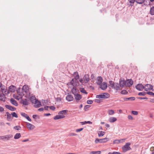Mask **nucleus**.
<instances>
[{"label": "nucleus", "instance_id": "nucleus-1", "mask_svg": "<svg viewBox=\"0 0 154 154\" xmlns=\"http://www.w3.org/2000/svg\"><path fill=\"white\" fill-rule=\"evenodd\" d=\"M31 101L32 103H34V106L35 108H38L41 106L40 101L37 100L34 97H32L31 98Z\"/></svg>", "mask_w": 154, "mask_h": 154}, {"label": "nucleus", "instance_id": "nucleus-2", "mask_svg": "<svg viewBox=\"0 0 154 154\" xmlns=\"http://www.w3.org/2000/svg\"><path fill=\"white\" fill-rule=\"evenodd\" d=\"M110 97L109 94L107 93H104L101 94L97 95L96 97L97 98H104L106 99L109 98Z\"/></svg>", "mask_w": 154, "mask_h": 154}, {"label": "nucleus", "instance_id": "nucleus-3", "mask_svg": "<svg viewBox=\"0 0 154 154\" xmlns=\"http://www.w3.org/2000/svg\"><path fill=\"white\" fill-rule=\"evenodd\" d=\"M108 138H105L103 139L96 138L95 140V142L96 143H105L108 141Z\"/></svg>", "mask_w": 154, "mask_h": 154}, {"label": "nucleus", "instance_id": "nucleus-4", "mask_svg": "<svg viewBox=\"0 0 154 154\" xmlns=\"http://www.w3.org/2000/svg\"><path fill=\"white\" fill-rule=\"evenodd\" d=\"M131 145L130 143H127L126 144L122 147V149L124 152H125L131 149V147L129 146Z\"/></svg>", "mask_w": 154, "mask_h": 154}, {"label": "nucleus", "instance_id": "nucleus-5", "mask_svg": "<svg viewBox=\"0 0 154 154\" xmlns=\"http://www.w3.org/2000/svg\"><path fill=\"white\" fill-rule=\"evenodd\" d=\"M70 84H71L73 87H76L79 85V82L78 79H72L71 81Z\"/></svg>", "mask_w": 154, "mask_h": 154}, {"label": "nucleus", "instance_id": "nucleus-6", "mask_svg": "<svg viewBox=\"0 0 154 154\" xmlns=\"http://www.w3.org/2000/svg\"><path fill=\"white\" fill-rule=\"evenodd\" d=\"M16 88V86L13 85H11L9 87L8 91H7V93L5 94H8L9 93V92H14L15 91Z\"/></svg>", "mask_w": 154, "mask_h": 154}, {"label": "nucleus", "instance_id": "nucleus-7", "mask_svg": "<svg viewBox=\"0 0 154 154\" xmlns=\"http://www.w3.org/2000/svg\"><path fill=\"white\" fill-rule=\"evenodd\" d=\"M12 137V135L11 134L6 135L4 136H0V139L3 140H5V139L7 140H9L10 138Z\"/></svg>", "mask_w": 154, "mask_h": 154}, {"label": "nucleus", "instance_id": "nucleus-8", "mask_svg": "<svg viewBox=\"0 0 154 154\" xmlns=\"http://www.w3.org/2000/svg\"><path fill=\"white\" fill-rule=\"evenodd\" d=\"M153 86L149 84H147L144 86V89L146 91H148V90H151L153 89Z\"/></svg>", "mask_w": 154, "mask_h": 154}, {"label": "nucleus", "instance_id": "nucleus-9", "mask_svg": "<svg viewBox=\"0 0 154 154\" xmlns=\"http://www.w3.org/2000/svg\"><path fill=\"white\" fill-rule=\"evenodd\" d=\"M137 90L141 91L144 89V86L142 84H138L135 87Z\"/></svg>", "mask_w": 154, "mask_h": 154}, {"label": "nucleus", "instance_id": "nucleus-10", "mask_svg": "<svg viewBox=\"0 0 154 154\" xmlns=\"http://www.w3.org/2000/svg\"><path fill=\"white\" fill-rule=\"evenodd\" d=\"M133 81L131 79H128L126 81L125 86L130 87L133 85Z\"/></svg>", "mask_w": 154, "mask_h": 154}, {"label": "nucleus", "instance_id": "nucleus-11", "mask_svg": "<svg viewBox=\"0 0 154 154\" xmlns=\"http://www.w3.org/2000/svg\"><path fill=\"white\" fill-rule=\"evenodd\" d=\"M20 103L24 105H28L29 104V103L26 99H22L20 101Z\"/></svg>", "mask_w": 154, "mask_h": 154}, {"label": "nucleus", "instance_id": "nucleus-12", "mask_svg": "<svg viewBox=\"0 0 154 154\" xmlns=\"http://www.w3.org/2000/svg\"><path fill=\"white\" fill-rule=\"evenodd\" d=\"M75 99L76 100L77 102L79 101L82 98V96L81 95L78 94H75L74 95Z\"/></svg>", "mask_w": 154, "mask_h": 154}, {"label": "nucleus", "instance_id": "nucleus-13", "mask_svg": "<svg viewBox=\"0 0 154 154\" xmlns=\"http://www.w3.org/2000/svg\"><path fill=\"white\" fill-rule=\"evenodd\" d=\"M26 126L27 128L30 130H33L35 128V126L30 123L27 122Z\"/></svg>", "mask_w": 154, "mask_h": 154}, {"label": "nucleus", "instance_id": "nucleus-14", "mask_svg": "<svg viewBox=\"0 0 154 154\" xmlns=\"http://www.w3.org/2000/svg\"><path fill=\"white\" fill-rule=\"evenodd\" d=\"M66 100L70 102L73 100H74V98L72 95L71 94H68L66 97Z\"/></svg>", "mask_w": 154, "mask_h": 154}, {"label": "nucleus", "instance_id": "nucleus-15", "mask_svg": "<svg viewBox=\"0 0 154 154\" xmlns=\"http://www.w3.org/2000/svg\"><path fill=\"white\" fill-rule=\"evenodd\" d=\"M100 85V88L103 90L106 89L107 87V83L105 82H103Z\"/></svg>", "mask_w": 154, "mask_h": 154}, {"label": "nucleus", "instance_id": "nucleus-16", "mask_svg": "<svg viewBox=\"0 0 154 154\" xmlns=\"http://www.w3.org/2000/svg\"><path fill=\"white\" fill-rule=\"evenodd\" d=\"M103 81V78L101 76H99L97 78V84L98 85H100Z\"/></svg>", "mask_w": 154, "mask_h": 154}, {"label": "nucleus", "instance_id": "nucleus-17", "mask_svg": "<svg viewBox=\"0 0 154 154\" xmlns=\"http://www.w3.org/2000/svg\"><path fill=\"white\" fill-rule=\"evenodd\" d=\"M83 78L85 82L88 83V82L89 81L90 78L89 75L88 74L85 75L84 76Z\"/></svg>", "mask_w": 154, "mask_h": 154}, {"label": "nucleus", "instance_id": "nucleus-18", "mask_svg": "<svg viewBox=\"0 0 154 154\" xmlns=\"http://www.w3.org/2000/svg\"><path fill=\"white\" fill-rule=\"evenodd\" d=\"M5 106L7 109L12 111H14L16 110L15 108L13 107L10 105H5Z\"/></svg>", "mask_w": 154, "mask_h": 154}, {"label": "nucleus", "instance_id": "nucleus-19", "mask_svg": "<svg viewBox=\"0 0 154 154\" xmlns=\"http://www.w3.org/2000/svg\"><path fill=\"white\" fill-rule=\"evenodd\" d=\"M10 100V102L13 105L16 106H17L18 105L17 102L14 99L11 98V99Z\"/></svg>", "mask_w": 154, "mask_h": 154}, {"label": "nucleus", "instance_id": "nucleus-20", "mask_svg": "<svg viewBox=\"0 0 154 154\" xmlns=\"http://www.w3.org/2000/svg\"><path fill=\"white\" fill-rule=\"evenodd\" d=\"M65 117V116L63 115H57L55 116L54 119V120H57L59 119H63Z\"/></svg>", "mask_w": 154, "mask_h": 154}, {"label": "nucleus", "instance_id": "nucleus-21", "mask_svg": "<svg viewBox=\"0 0 154 154\" xmlns=\"http://www.w3.org/2000/svg\"><path fill=\"white\" fill-rule=\"evenodd\" d=\"M126 81L125 80H120L119 84L120 86L122 87H123L124 86H125Z\"/></svg>", "mask_w": 154, "mask_h": 154}, {"label": "nucleus", "instance_id": "nucleus-22", "mask_svg": "<svg viewBox=\"0 0 154 154\" xmlns=\"http://www.w3.org/2000/svg\"><path fill=\"white\" fill-rule=\"evenodd\" d=\"M6 114L7 115V119L8 121H11L12 119L11 116V114H10L8 112H7Z\"/></svg>", "mask_w": 154, "mask_h": 154}, {"label": "nucleus", "instance_id": "nucleus-23", "mask_svg": "<svg viewBox=\"0 0 154 154\" xmlns=\"http://www.w3.org/2000/svg\"><path fill=\"white\" fill-rule=\"evenodd\" d=\"M112 88H113L116 90H118L119 89L120 87L118 83H115L113 87Z\"/></svg>", "mask_w": 154, "mask_h": 154}, {"label": "nucleus", "instance_id": "nucleus-24", "mask_svg": "<svg viewBox=\"0 0 154 154\" xmlns=\"http://www.w3.org/2000/svg\"><path fill=\"white\" fill-rule=\"evenodd\" d=\"M135 98L134 97H126L124 98V100L125 101H127L128 100H130L131 101H133L135 100Z\"/></svg>", "mask_w": 154, "mask_h": 154}, {"label": "nucleus", "instance_id": "nucleus-25", "mask_svg": "<svg viewBox=\"0 0 154 154\" xmlns=\"http://www.w3.org/2000/svg\"><path fill=\"white\" fill-rule=\"evenodd\" d=\"M6 97L5 95L3 94H0V100L1 101H4L5 100Z\"/></svg>", "mask_w": 154, "mask_h": 154}, {"label": "nucleus", "instance_id": "nucleus-26", "mask_svg": "<svg viewBox=\"0 0 154 154\" xmlns=\"http://www.w3.org/2000/svg\"><path fill=\"white\" fill-rule=\"evenodd\" d=\"M116 118L113 117H110L109 119V121L111 123L113 122L116 121Z\"/></svg>", "mask_w": 154, "mask_h": 154}, {"label": "nucleus", "instance_id": "nucleus-27", "mask_svg": "<svg viewBox=\"0 0 154 154\" xmlns=\"http://www.w3.org/2000/svg\"><path fill=\"white\" fill-rule=\"evenodd\" d=\"M105 133V132L103 131H99L98 132V134L99 137H101L103 136Z\"/></svg>", "mask_w": 154, "mask_h": 154}, {"label": "nucleus", "instance_id": "nucleus-28", "mask_svg": "<svg viewBox=\"0 0 154 154\" xmlns=\"http://www.w3.org/2000/svg\"><path fill=\"white\" fill-rule=\"evenodd\" d=\"M144 5H145L148 6V5H151L149 2V0H144V2H143Z\"/></svg>", "mask_w": 154, "mask_h": 154}, {"label": "nucleus", "instance_id": "nucleus-29", "mask_svg": "<svg viewBox=\"0 0 154 154\" xmlns=\"http://www.w3.org/2000/svg\"><path fill=\"white\" fill-rule=\"evenodd\" d=\"M74 87H74L71 90L73 94H74V95L76 94V93L78 91V90H77Z\"/></svg>", "mask_w": 154, "mask_h": 154}, {"label": "nucleus", "instance_id": "nucleus-30", "mask_svg": "<svg viewBox=\"0 0 154 154\" xmlns=\"http://www.w3.org/2000/svg\"><path fill=\"white\" fill-rule=\"evenodd\" d=\"M21 137L20 134V133H17L14 136V139H18Z\"/></svg>", "mask_w": 154, "mask_h": 154}, {"label": "nucleus", "instance_id": "nucleus-31", "mask_svg": "<svg viewBox=\"0 0 154 154\" xmlns=\"http://www.w3.org/2000/svg\"><path fill=\"white\" fill-rule=\"evenodd\" d=\"M68 111L67 110H62L59 112L58 114L59 115L60 114H65Z\"/></svg>", "mask_w": 154, "mask_h": 154}, {"label": "nucleus", "instance_id": "nucleus-32", "mask_svg": "<svg viewBox=\"0 0 154 154\" xmlns=\"http://www.w3.org/2000/svg\"><path fill=\"white\" fill-rule=\"evenodd\" d=\"M150 14L151 15H154V6H153L150 8Z\"/></svg>", "mask_w": 154, "mask_h": 154}, {"label": "nucleus", "instance_id": "nucleus-33", "mask_svg": "<svg viewBox=\"0 0 154 154\" xmlns=\"http://www.w3.org/2000/svg\"><path fill=\"white\" fill-rule=\"evenodd\" d=\"M74 75H76V76H74V79H79V76L78 75V72H75L74 73Z\"/></svg>", "mask_w": 154, "mask_h": 154}, {"label": "nucleus", "instance_id": "nucleus-34", "mask_svg": "<svg viewBox=\"0 0 154 154\" xmlns=\"http://www.w3.org/2000/svg\"><path fill=\"white\" fill-rule=\"evenodd\" d=\"M101 153L100 151H92L90 153V154H100Z\"/></svg>", "mask_w": 154, "mask_h": 154}, {"label": "nucleus", "instance_id": "nucleus-35", "mask_svg": "<svg viewBox=\"0 0 154 154\" xmlns=\"http://www.w3.org/2000/svg\"><path fill=\"white\" fill-rule=\"evenodd\" d=\"M144 0H136V2L138 4H141L143 3Z\"/></svg>", "mask_w": 154, "mask_h": 154}, {"label": "nucleus", "instance_id": "nucleus-36", "mask_svg": "<svg viewBox=\"0 0 154 154\" xmlns=\"http://www.w3.org/2000/svg\"><path fill=\"white\" fill-rule=\"evenodd\" d=\"M109 83L110 84L109 86L110 87V88H112L113 87L114 85L115 84L114 82L111 81H110L109 82Z\"/></svg>", "mask_w": 154, "mask_h": 154}, {"label": "nucleus", "instance_id": "nucleus-37", "mask_svg": "<svg viewBox=\"0 0 154 154\" xmlns=\"http://www.w3.org/2000/svg\"><path fill=\"white\" fill-rule=\"evenodd\" d=\"M114 113V111L113 110H108V114L109 115H112Z\"/></svg>", "mask_w": 154, "mask_h": 154}, {"label": "nucleus", "instance_id": "nucleus-38", "mask_svg": "<svg viewBox=\"0 0 154 154\" xmlns=\"http://www.w3.org/2000/svg\"><path fill=\"white\" fill-rule=\"evenodd\" d=\"M21 127L19 125L16 126L14 127V129L17 130H21Z\"/></svg>", "mask_w": 154, "mask_h": 154}, {"label": "nucleus", "instance_id": "nucleus-39", "mask_svg": "<svg viewBox=\"0 0 154 154\" xmlns=\"http://www.w3.org/2000/svg\"><path fill=\"white\" fill-rule=\"evenodd\" d=\"M11 114L12 115V117H15L16 118L18 117L17 114L15 112L12 113Z\"/></svg>", "mask_w": 154, "mask_h": 154}, {"label": "nucleus", "instance_id": "nucleus-40", "mask_svg": "<svg viewBox=\"0 0 154 154\" xmlns=\"http://www.w3.org/2000/svg\"><path fill=\"white\" fill-rule=\"evenodd\" d=\"M80 91L83 93L85 94H87V91L85 90V89L84 88H82L80 89Z\"/></svg>", "mask_w": 154, "mask_h": 154}, {"label": "nucleus", "instance_id": "nucleus-41", "mask_svg": "<svg viewBox=\"0 0 154 154\" xmlns=\"http://www.w3.org/2000/svg\"><path fill=\"white\" fill-rule=\"evenodd\" d=\"M146 94V92H139L138 94V95L140 96H145Z\"/></svg>", "mask_w": 154, "mask_h": 154}, {"label": "nucleus", "instance_id": "nucleus-42", "mask_svg": "<svg viewBox=\"0 0 154 154\" xmlns=\"http://www.w3.org/2000/svg\"><path fill=\"white\" fill-rule=\"evenodd\" d=\"M121 93L122 94H126L128 93V92L126 90H123L121 92Z\"/></svg>", "mask_w": 154, "mask_h": 154}, {"label": "nucleus", "instance_id": "nucleus-43", "mask_svg": "<svg viewBox=\"0 0 154 154\" xmlns=\"http://www.w3.org/2000/svg\"><path fill=\"white\" fill-rule=\"evenodd\" d=\"M131 113L134 115H137L138 114V112L135 111H132Z\"/></svg>", "mask_w": 154, "mask_h": 154}, {"label": "nucleus", "instance_id": "nucleus-44", "mask_svg": "<svg viewBox=\"0 0 154 154\" xmlns=\"http://www.w3.org/2000/svg\"><path fill=\"white\" fill-rule=\"evenodd\" d=\"M146 94H148L150 95L154 96V93L151 91L147 92H146Z\"/></svg>", "mask_w": 154, "mask_h": 154}, {"label": "nucleus", "instance_id": "nucleus-45", "mask_svg": "<svg viewBox=\"0 0 154 154\" xmlns=\"http://www.w3.org/2000/svg\"><path fill=\"white\" fill-rule=\"evenodd\" d=\"M21 115L22 116L24 117L25 118L28 116V115L27 114L23 112H21Z\"/></svg>", "mask_w": 154, "mask_h": 154}, {"label": "nucleus", "instance_id": "nucleus-46", "mask_svg": "<svg viewBox=\"0 0 154 154\" xmlns=\"http://www.w3.org/2000/svg\"><path fill=\"white\" fill-rule=\"evenodd\" d=\"M91 106L89 105H87L86 106H85L84 107V110L85 111H86L87 110V109L90 107Z\"/></svg>", "mask_w": 154, "mask_h": 154}, {"label": "nucleus", "instance_id": "nucleus-47", "mask_svg": "<svg viewBox=\"0 0 154 154\" xmlns=\"http://www.w3.org/2000/svg\"><path fill=\"white\" fill-rule=\"evenodd\" d=\"M113 143L114 144H118L120 143V141L119 140H116L114 141Z\"/></svg>", "mask_w": 154, "mask_h": 154}, {"label": "nucleus", "instance_id": "nucleus-48", "mask_svg": "<svg viewBox=\"0 0 154 154\" xmlns=\"http://www.w3.org/2000/svg\"><path fill=\"white\" fill-rule=\"evenodd\" d=\"M93 103V101L92 100H88L87 101V103L89 104H91Z\"/></svg>", "mask_w": 154, "mask_h": 154}, {"label": "nucleus", "instance_id": "nucleus-49", "mask_svg": "<svg viewBox=\"0 0 154 154\" xmlns=\"http://www.w3.org/2000/svg\"><path fill=\"white\" fill-rule=\"evenodd\" d=\"M128 118L129 120H133V117L130 115H128Z\"/></svg>", "mask_w": 154, "mask_h": 154}, {"label": "nucleus", "instance_id": "nucleus-50", "mask_svg": "<svg viewBox=\"0 0 154 154\" xmlns=\"http://www.w3.org/2000/svg\"><path fill=\"white\" fill-rule=\"evenodd\" d=\"M83 128H80L79 129H76V131L77 132H80V131H82L83 130Z\"/></svg>", "mask_w": 154, "mask_h": 154}, {"label": "nucleus", "instance_id": "nucleus-51", "mask_svg": "<svg viewBox=\"0 0 154 154\" xmlns=\"http://www.w3.org/2000/svg\"><path fill=\"white\" fill-rule=\"evenodd\" d=\"M129 2L131 4H133L135 2H136V0H128Z\"/></svg>", "mask_w": 154, "mask_h": 154}, {"label": "nucleus", "instance_id": "nucleus-52", "mask_svg": "<svg viewBox=\"0 0 154 154\" xmlns=\"http://www.w3.org/2000/svg\"><path fill=\"white\" fill-rule=\"evenodd\" d=\"M25 88H26V86L25 85L23 86L22 89L23 92H26V89Z\"/></svg>", "mask_w": 154, "mask_h": 154}, {"label": "nucleus", "instance_id": "nucleus-53", "mask_svg": "<svg viewBox=\"0 0 154 154\" xmlns=\"http://www.w3.org/2000/svg\"><path fill=\"white\" fill-rule=\"evenodd\" d=\"M36 117H38V118H39V116L37 115H34L32 116V118L34 119H36Z\"/></svg>", "mask_w": 154, "mask_h": 154}, {"label": "nucleus", "instance_id": "nucleus-54", "mask_svg": "<svg viewBox=\"0 0 154 154\" xmlns=\"http://www.w3.org/2000/svg\"><path fill=\"white\" fill-rule=\"evenodd\" d=\"M56 100L57 101L60 102L61 101L62 99L60 97H57L56 99Z\"/></svg>", "mask_w": 154, "mask_h": 154}, {"label": "nucleus", "instance_id": "nucleus-55", "mask_svg": "<svg viewBox=\"0 0 154 154\" xmlns=\"http://www.w3.org/2000/svg\"><path fill=\"white\" fill-rule=\"evenodd\" d=\"M49 108L52 110H54L55 109V107L53 106H49Z\"/></svg>", "mask_w": 154, "mask_h": 154}, {"label": "nucleus", "instance_id": "nucleus-56", "mask_svg": "<svg viewBox=\"0 0 154 154\" xmlns=\"http://www.w3.org/2000/svg\"><path fill=\"white\" fill-rule=\"evenodd\" d=\"M138 99L140 100L143 99H147L148 98L146 97H139L138 98Z\"/></svg>", "mask_w": 154, "mask_h": 154}, {"label": "nucleus", "instance_id": "nucleus-57", "mask_svg": "<svg viewBox=\"0 0 154 154\" xmlns=\"http://www.w3.org/2000/svg\"><path fill=\"white\" fill-rule=\"evenodd\" d=\"M76 135H77L75 133H71L70 134H69V136H76Z\"/></svg>", "mask_w": 154, "mask_h": 154}, {"label": "nucleus", "instance_id": "nucleus-58", "mask_svg": "<svg viewBox=\"0 0 154 154\" xmlns=\"http://www.w3.org/2000/svg\"><path fill=\"white\" fill-rule=\"evenodd\" d=\"M29 121H31V119H30L29 116L28 115L26 118Z\"/></svg>", "mask_w": 154, "mask_h": 154}, {"label": "nucleus", "instance_id": "nucleus-59", "mask_svg": "<svg viewBox=\"0 0 154 154\" xmlns=\"http://www.w3.org/2000/svg\"><path fill=\"white\" fill-rule=\"evenodd\" d=\"M49 106H45L44 107V109L46 110H48V108H49Z\"/></svg>", "mask_w": 154, "mask_h": 154}, {"label": "nucleus", "instance_id": "nucleus-60", "mask_svg": "<svg viewBox=\"0 0 154 154\" xmlns=\"http://www.w3.org/2000/svg\"><path fill=\"white\" fill-rule=\"evenodd\" d=\"M4 111V109L3 107L0 106V112H2Z\"/></svg>", "mask_w": 154, "mask_h": 154}, {"label": "nucleus", "instance_id": "nucleus-61", "mask_svg": "<svg viewBox=\"0 0 154 154\" xmlns=\"http://www.w3.org/2000/svg\"><path fill=\"white\" fill-rule=\"evenodd\" d=\"M79 81L80 82L82 83H83L85 82L84 81V80H83L82 79H80L79 80Z\"/></svg>", "mask_w": 154, "mask_h": 154}, {"label": "nucleus", "instance_id": "nucleus-62", "mask_svg": "<svg viewBox=\"0 0 154 154\" xmlns=\"http://www.w3.org/2000/svg\"><path fill=\"white\" fill-rule=\"evenodd\" d=\"M125 139H121L119 140L120 141V143H122V142H124L125 141Z\"/></svg>", "mask_w": 154, "mask_h": 154}, {"label": "nucleus", "instance_id": "nucleus-63", "mask_svg": "<svg viewBox=\"0 0 154 154\" xmlns=\"http://www.w3.org/2000/svg\"><path fill=\"white\" fill-rule=\"evenodd\" d=\"M150 150L152 152L154 151V147L153 146L151 147L150 148Z\"/></svg>", "mask_w": 154, "mask_h": 154}, {"label": "nucleus", "instance_id": "nucleus-64", "mask_svg": "<svg viewBox=\"0 0 154 154\" xmlns=\"http://www.w3.org/2000/svg\"><path fill=\"white\" fill-rule=\"evenodd\" d=\"M112 154H121L120 152H112Z\"/></svg>", "mask_w": 154, "mask_h": 154}]
</instances>
